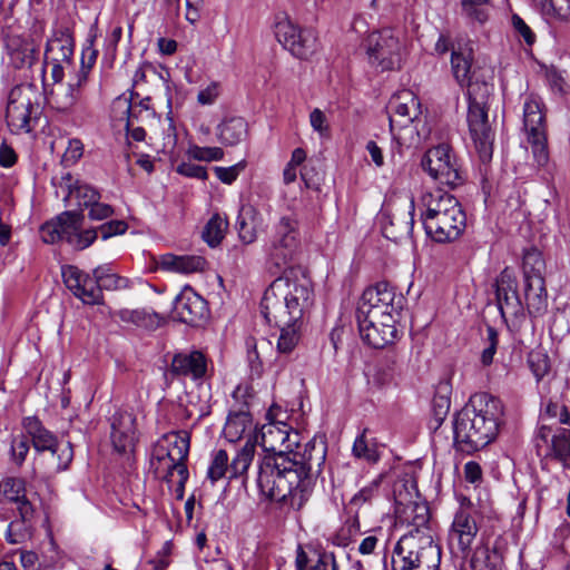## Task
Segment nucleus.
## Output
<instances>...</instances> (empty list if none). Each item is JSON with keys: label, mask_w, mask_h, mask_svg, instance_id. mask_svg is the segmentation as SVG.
Wrapping results in <instances>:
<instances>
[{"label": "nucleus", "mask_w": 570, "mask_h": 570, "mask_svg": "<svg viewBox=\"0 0 570 570\" xmlns=\"http://www.w3.org/2000/svg\"><path fill=\"white\" fill-rule=\"evenodd\" d=\"M299 246L298 223L284 216L275 226V234L265 247L269 272L283 274L265 289L261 302L262 314L268 324L294 325L302 322L313 303L309 277L301 266L287 267Z\"/></svg>", "instance_id": "obj_1"}, {"label": "nucleus", "mask_w": 570, "mask_h": 570, "mask_svg": "<svg viewBox=\"0 0 570 570\" xmlns=\"http://www.w3.org/2000/svg\"><path fill=\"white\" fill-rule=\"evenodd\" d=\"M281 443L289 441V434L274 425L263 429L262 439L266 454L258 461L257 487L262 495L271 501L288 503L301 509L307 500L314 479L321 473L326 458L323 442L309 441L303 453L276 451L266 448V435L275 434Z\"/></svg>", "instance_id": "obj_2"}, {"label": "nucleus", "mask_w": 570, "mask_h": 570, "mask_svg": "<svg viewBox=\"0 0 570 570\" xmlns=\"http://www.w3.org/2000/svg\"><path fill=\"white\" fill-rule=\"evenodd\" d=\"M503 415L501 401L489 393L472 395L453 420V445L468 454L491 443L499 431Z\"/></svg>", "instance_id": "obj_3"}, {"label": "nucleus", "mask_w": 570, "mask_h": 570, "mask_svg": "<svg viewBox=\"0 0 570 570\" xmlns=\"http://www.w3.org/2000/svg\"><path fill=\"white\" fill-rule=\"evenodd\" d=\"M85 215L82 210H66L46 222L40 227V237L47 244L67 242L73 249L88 248L98 237L104 240L126 233L128 225L125 220H109L98 228L82 229Z\"/></svg>", "instance_id": "obj_4"}, {"label": "nucleus", "mask_w": 570, "mask_h": 570, "mask_svg": "<svg viewBox=\"0 0 570 570\" xmlns=\"http://www.w3.org/2000/svg\"><path fill=\"white\" fill-rule=\"evenodd\" d=\"M387 108L394 142L425 141L430 139L428 135H422L419 130L421 102L412 90L403 89L393 95Z\"/></svg>", "instance_id": "obj_5"}, {"label": "nucleus", "mask_w": 570, "mask_h": 570, "mask_svg": "<svg viewBox=\"0 0 570 570\" xmlns=\"http://www.w3.org/2000/svg\"><path fill=\"white\" fill-rule=\"evenodd\" d=\"M441 548L433 537L403 534L392 553V570H439Z\"/></svg>", "instance_id": "obj_6"}, {"label": "nucleus", "mask_w": 570, "mask_h": 570, "mask_svg": "<svg viewBox=\"0 0 570 570\" xmlns=\"http://www.w3.org/2000/svg\"><path fill=\"white\" fill-rule=\"evenodd\" d=\"M406 303L405 296L386 281L377 282L366 287L360 298L356 315L370 318L383 317L390 322V316H400Z\"/></svg>", "instance_id": "obj_7"}, {"label": "nucleus", "mask_w": 570, "mask_h": 570, "mask_svg": "<svg viewBox=\"0 0 570 570\" xmlns=\"http://www.w3.org/2000/svg\"><path fill=\"white\" fill-rule=\"evenodd\" d=\"M138 94L131 92L130 98L118 97L114 101V109H120L126 118L118 119L114 127L119 131L125 132L127 142L132 139L136 142H141L146 138V131L142 126H136V122L146 124L156 117L155 109L151 106L150 97H145L139 100Z\"/></svg>", "instance_id": "obj_8"}, {"label": "nucleus", "mask_w": 570, "mask_h": 570, "mask_svg": "<svg viewBox=\"0 0 570 570\" xmlns=\"http://www.w3.org/2000/svg\"><path fill=\"white\" fill-rule=\"evenodd\" d=\"M367 62L379 72L391 71L401 67L402 45L393 30L382 29L371 32L363 42Z\"/></svg>", "instance_id": "obj_9"}, {"label": "nucleus", "mask_w": 570, "mask_h": 570, "mask_svg": "<svg viewBox=\"0 0 570 570\" xmlns=\"http://www.w3.org/2000/svg\"><path fill=\"white\" fill-rule=\"evenodd\" d=\"M23 426L39 454L49 451L52 456H56L55 470L57 472L66 471L69 468L73 459V446L69 441L59 442L57 436L46 429L36 416L26 417Z\"/></svg>", "instance_id": "obj_10"}, {"label": "nucleus", "mask_w": 570, "mask_h": 570, "mask_svg": "<svg viewBox=\"0 0 570 570\" xmlns=\"http://www.w3.org/2000/svg\"><path fill=\"white\" fill-rule=\"evenodd\" d=\"M112 273L110 265H100L92 271V276L79 269L77 266L62 267L61 274L67 288L82 303L88 305L102 304L104 295L97 283L100 276H109Z\"/></svg>", "instance_id": "obj_11"}, {"label": "nucleus", "mask_w": 570, "mask_h": 570, "mask_svg": "<svg viewBox=\"0 0 570 570\" xmlns=\"http://www.w3.org/2000/svg\"><path fill=\"white\" fill-rule=\"evenodd\" d=\"M274 32L278 42L296 58L306 59L316 49L315 32L299 28L284 12L275 16Z\"/></svg>", "instance_id": "obj_12"}, {"label": "nucleus", "mask_w": 570, "mask_h": 570, "mask_svg": "<svg viewBox=\"0 0 570 570\" xmlns=\"http://www.w3.org/2000/svg\"><path fill=\"white\" fill-rule=\"evenodd\" d=\"M492 86H474L470 88L468 126L473 142H493L494 130L492 129L485 108Z\"/></svg>", "instance_id": "obj_13"}, {"label": "nucleus", "mask_w": 570, "mask_h": 570, "mask_svg": "<svg viewBox=\"0 0 570 570\" xmlns=\"http://www.w3.org/2000/svg\"><path fill=\"white\" fill-rule=\"evenodd\" d=\"M451 153L452 145H433L426 150L422 166L440 184L455 187L460 184L461 176Z\"/></svg>", "instance_id": "obj_14"}, {"label": "nucleus", "mask_w": 570, "mask_h": 570, "mask_svg": "<svg viewBox=\"0 0 570 570\" xmlns=\"http://www.w3.org/2000/svg\"><path fill=\"white\" fill-rule=\"evenodd\" d=\"M479 532L475 518L466 510L460 509L453 518L448 533V547L451 554L464 560Z\"/></svg>", "instance_id": "obj_15"}, {"label": "nucleus", "mask_w": 570, "mask_h": 570, "mask_svg": "<svg viewBox=\"0 0 570 570\" xmlns=\"http://www.w3.org/2000/svg\"><path fill=\"white\" fill-rule=\"evenodd\" d=\"M33 110L32 92L22 86L13 87L8 95L6 118L12 131H30Z\"/></svg>", "instance_id": "obj_16"}, {"label": "nucleus", "mask_w": 570, "mask_h": 570, "mask_svg": "<svg viewBox=\"0 0 570 570\" xmlns=\"http://www.w3.org/2000/svg\"><path fill=\"white\" fill-rule=\"evenodd\" d=\"M422 224L426 235L435 243L445 244L456 240L466 228L465 212L455 210L434 218H423Z\"/></svg>", "instance_id": "obj_17"}, {"label": "nucleus", "mask_w": 570, "mask_h": 570, "mask_svg": "<svg viewBox=\"0 0 570 570\" xmlns=\"http://www.w3.org/2000/svg\"><path fill=\"white\" fill-rule=\"evenodd\" d=\"M173 313L179 322L199 326L209 314L207 302L190 286H185L174 301Z\"/></svg>", "instance_id": "obj_18"}, {"label": "nucleus", "mask_w": 570, "mask_h": 570, "mask_svg": "<svg viewBox=\"0 0 570 570\" xmlns=\"http://www.w3.org/2000/svg\"><path fill=\"white\" fill-rule=\"evenodd\" d=\"M358 332L362 341L374 348H383L392 344L397 334L396 318L390 316V322L383 317L370 318L356 315Z\"/></svg>", "instance_id": "obj_19"}, {"label": "nucleus", "mask_w": 570, "mask_h": 570, "mask_svg": "<svg viewBox=\"0 0 570 570\" xmlns=\"http://www.w3.org/2000/svg\"><path fill=\"white\" fill-rule=\"evenodd\" d=\"M537 440V452L540 455L541 444L543 442L547 445L544 454L546 459H551L560 462L563 468L570 469V431L563 428H558L552 433V428L548 425H541L535 434Z\"/></svg>", "instance_id": "obj_20"}, {"label": "nucleus", "mask_w": 570, "mask_h": 570, "mask_svg": "<svg viewBox=\"0 0 570 570\" xmlns=\"http://www.w3.org/2000/svg\"><path fill=\"white\" fill-rule=\"evenodd\" d=\"M495 298L502 317L523 315L524 305L518 293V282L509 268H504L495 279Z\"/></svg>", "instance_id": "obj_21"}, {"label": "nucleus", "mask_w": 570, "mask_h": 570, "mask_svg": "<svg viewBox=\"0 0 570 570\" xmlns=\"http://www.w3.org/2000/svg\"><path fill=\"white\" fill-rule=\"evenodd\" d=\"M110 420L114 450L119 454L132 452L137 441L136 417L128 412H116Z\"/></svg>", "instance_id": "obj_22"}, {"label": "nucleus", "mask_w": 570, "mask_h": 570, "mask_svg": "<svg viewBox=\"0 0 570 570\" xmlns=\"http://www.w3.org/2000/svg\"><path fill=\"white\" fill-rule=\"evenodd\" d=\"M4 49L10 63L16 69L31 67L37 60L38 49L32 40L23 38L20 35L3 33Z\"/></svg>", "instance_id": "obj_23"}, {"label": "nucleus", "mask_w": 570, "mask_h": 570, "mask_svg": "<svg viewBox=\"0 0 570 570\" xmlns=\"http://www.w3.org/2000/svg\"><path fill=\"white\" fill-rule=\"evenodd\" d=\"M207 357L199 351L176 354L170 364V372L176 376L189 377L194 381L206 377Z\"/></svg>", "instance_id": "obj_24"}, {"label": "nucleus", "mask_w": 570, "mask_h": 570, "mask_svg": "<svg viewBox=\"0 0 570 570\" xmlns=\"http://www.w3.org/2000/svg\"><path fill=\"white\" fill-rule=\"evenodd\" d=\"M75 40L72 32L68 27L61 26L53 30L48 39L45 50L46 59L62 61L67 66H72Z\"/></svg>", "instance_id": "obj_25"}, {"label": "nucleus", "mask_w": 570, "mask_h": 570, "mask_svg": "<svg viewBox=\"0 0 570 570\" xmlns=\"http://www.w3.org/2000/svg\"><path fill=\"white\" fill-rule=\"evenodd\" d=\"M397 511L402 513L401 518L406 521L411 528L407 533H412L413 537H433V531L430 525V508L425 501H411L404 505L403 510L397 508Z\"/></svg>", "instance_id": "obj_26"}, {"label": "nucleus", "mask_w": 570, "mask_h": 570, "mask_svg": "<svg viewBox=\"0 0 570 570\" xmlns=\"http://www.w3.org/2000/svg\"><path fill=\"white\" fill-rule=\"evenodd\" d=\"M523 305L531 317L543 315L548 308V293L544 277L523 279Z\"/></svg>", "instance_id": "obj_27"}, {"label": "nucleus", "mask_w": 570, "mask_h": 570, "mask_svg": "<svg viewBox=\"0 0 570 570\" xmlns=\"http://www.w3.org/2000/svg\"><path fill=\"white\" fill-rule=\"evenodd\" d=\"M473 53L471 48L452 49L451 68L453 76L461 87L466 88L468 98L470 88L474 86H490L485 81L473 80L472 68Z\"/></svg>", "instance_id": "obj_28"}, {"label": "nucleus", "mask_w": 570, "mask_h": 570, "mask_svg": "<svg viewBox=\"0 0 570 570\" xmlns=\"http://www.w3.org/2000/svg\"><path fill=\"white\" fill-rule=\"evenodd\" d=\"M523 129L528 136V142H547L544 115L535 100L524 102Z\"/></svg>", "instance_id": "obj_29"}, {"label": "nucleus", "mask_w": 570, "mask_h": 570, "mask_svg": "<svg viewBox=\"0 0 570 570\" xmlns=\"http://www.w3.org/2000/svg\"><path fill=\"white\" fill-rule=\"evenodd\" d=\"M422 203L425 206V212L421 214V219L439 217L453 210L456 214L464 213L459 200L453 195L441 190L425 194L422 197Z\"/></svg>", "instance_id": "obj_30"}, {"label": "nucleus", "mask_w": 570, "mask_h": 570, "mask_svg": "<svg viewBox=\"0 0 570 570\" xmlns=\"http://www.w3.org/2000/svg\"><path fill=\"white\" fill-rule=\"evenodd\" d=\"M414 199H410L409 212L400 215L387 216L389 223L382 227L383 235L395 243L411 236L414 225Z\"/></svg>", "instance_id": "obj_31"}, {"label": "nucleus", "mask_w": 570, "mask_h": 570, "mask_svg": "<svg viewBox=\"0 0 570 570\" xmlns=\"http://www.w3.org/2000/svg\"><path fill=\"white\" fill-rule=\"evenodd\" d=\"M158 264L163 271L190 274L204 271L207 263L202 256L164 254Z\"/></svg>", "instance_id": "obj_32"}, {"label": "nucleus", "mask_w": 570, "mask_h": 570, "mask_svg": "<svg viewBox=\"0 0 570 570\" xmlns=\"http://www.w3.org/2000/svg\"><path fill=\"white\" fill-rule=\"evenodd\" d=\"M60 186L66 189L67 195L65 202L76 198L78 206L89 208L96 200L100 199V194L94 187L82 184L79 180L73 181L71 174L61 177Z\"/></svg>", "instance_id": "obj_33"}, {"label": "nucleus", "mask_w": 570, "mask_h": 570, "mask_svg": "<svg viewBox=\"0 0 570 570\" xmlns=\"http://www.w3.org/2000/svg\"><path fill=\"white\" fill-rule=\"evenodd\" d=\"M258 210L249 205H242L236 219V229L243 244H252L257 239V227L259 225Z\"/></svg>", "instance_id": "obj_34"}, {"label": "nucleus", "mask_w": 570, "mask_h": 570, "mask_svg": "<svg viewBox=\"0 0 570 570\" xmlns=\"http://www.w3.org/2000/svg\"><path fill=\"white\" fill-rule=\"evenodd\" d=\"M368 432L370 430L364 428L356 436L352 446V454L368 464H376L381 460L380 444L376 438L368 436Z\"/></svg>", "instance_id": "obj_35"}, {"label": "nucleus", "mask_w": 570, "mask_h": 570, "mask_svg": "<svg viewBox=\"0 0 570 570\" xmlns=\"http://www.w3.org/2000/svg\"><path fill=\"white\" fill-rule=\"evenodd\" d=\"M531 3L546 19L570 23V0H531Z\"/></svg>", "instance_id": "obj_36"}, {"label": "nucleus", "mask_w": 570, "mask_h": 570, "mask_svg": "<svg viewBox=\"0 0 570 570\" xmlns=\"http://www.w3.org/2000/svg\"><path fill=\"white\" fill-rule=\"evenodd\" d=\"M256 441L248 439L229 464V480L242 478L243 484H245L246 473L254 459Z\"/></svg>", "instance_id": "obj_37"}, {"label": "nucleus", "mask_w": 570, "mask_h": 570, "mask_svg": "<svg viewBox=\"0 0 570 570\" xmlns=\"http://www.w3.org/2000/svg\"><path fill=\"white\" fill-rule=\"evenodd\" d=\"M248 126L242 117L225 119L217 127V137L222 142H242L247 138Z\"/></svg>", "instance_id": "obj_38"}, {"label": "nucleus", "mask_w": 570, "mask_h": 570, "mask_svg": "<svg viewBox=\"0 0 570 570\" xmlns=\"http://www.w3.org/2000/svg\"><path fill=\"white\" fill-rule=\"evenodd\" d=\"M252 424V415L247 410L240 409L230 412L224 426V435L229 442L238 441Z\"/></svg>", "instance_id": "obj_39"}, {"label": "nucleus", "mask_w": 570, "mask_h": 570, "mask_svg": "<svg viewBox=\"0 0 570 570\" xmlns=\"http://www.w3.org/2000/svg\"><path fill=\"white\" fill-rule=\"evenodd\" d=\"M397 373L396 357L393 354L381 357L373 367L372 382L377 387L390 385Z\"/></svg>", "instance_id": "obj_40"}, {"label": "nucleus", "mask_w": 570, "mask_h": 570, "mask_svg": "<svg viewBox=\"0 0 570 570\" xmlns=\"http://www.w3.org/2000/svg\"><path fill=\"white\" fill-rule=\"evenodd\" d=\"M49 102L52 108L60 112H76L78 109H82V97L68 86L61 92L52 91Z\"/></svg>", "instance_id": "obj_41"}, {"label": "nucleus", "mask_w": 570, "mask_h": 570, "mask_svg": "<svg viewBox=\"0 0 570 570\" xmlns=\"http://www.w3.org/2000/svg\"><path fill=\"white\" fill-rule=\"evenodd\" d=\"M118 316L122 322L132 323L149 330L159 327L161 323V317L157 313L146 309H121Z\"/></svg>", "instance_id": "obj_42"}, {"label": "nucleus", "mask_w": 570, "mask_h": 570, "mask_svg": "<svg viewBox=\"0 0 570 570\" xmlns=\"http://www.w3.org/2000/svg\"><path fill=\"white\" fill-rule=\"evenodd\" d=\"M523 279L530 277H544L546 261L542 253L535 248L530 247L524 249L522 258Z\"/></svg>", "instance_id": "obj_43"}, {"label": "nucleus", "mask_w": 570, "mask_h": 570, "mask_svg": "<svg viewBox=\"0 0 570 570\" xmlns=\"http://www.w3.org/2000/svg\"><path fill=\"white\" fill-rule=\"evenodd\" d=\"M164 441L168 443V446H165L160 443L157 444L155 449V455L154 458L157 460L158 450L160 448H164L168 451H171L175 459H178V461H186L188 456L189 451V436L187 433H184L181 435L178 432H171L166 435H164Z\"/></svg>", "instance_id": "obj_44"}, {"label": "nucleus", "mask_w": 570, "mask_h": 570, "mask_svg": "<svg viewBox=\"0 0 570 570\" xmlns=\"http://www.w3.org/2000/svg\"><path fill=\"white\" fill-rule=\"evenodd\" d=\"M279 328L277 350L282 354H289L294 351L302 336L303 321L294 325H275Z\"/></svg>", "instance_id": "obj_45"}, {"label": "nucleus", "mask_w": 570, "mask_h": 570, "mask_svg": "<svg viewBox=\"0 0 570 570\" xmlns=\"http://www.w3.org/2000/svg\"><path fill=\"white\" fill-rule=\"evenodd\" d=\"M228 227V222L219 214H215L205 225L202 236L203 239L210 246L216 247L220 244Z\"/></svg>", "instance_id": "obj_46"}, {"label": "nucleus", "mask_w": 570, "mask_h": 570, "mask_svg": "<svg viewBox=\"0 0 570 570\" xmlns=\"http://www.w3.org/2000/svg\"><path fill=\"white\" fill-rule=\"evenodd\" d=\"M157 461L159 464H165L167 468V474L165 478H168L173 474V471L176 470L179 475V481L181 483H186L188 480V469L185 464V461H178V459L174 458L171 451H168L164 448L158 450Z\"/></svg>", "instance_id": "obj_47"}, {"label": "nucleus", "mask_w": 570, "mask_h": 570, "mask_svg": "<svg viewBox=\"0 0 570 570\" xmlns=\"http://www.w3.org/2000/svg\"><path fill=\"white\" fill-rule=\"evenodd\" d=\"M450 406V397L448 395H441L440 391H438L432 400V417L429 423L431 430L436 431L442 425L448 416Z\"/></svg>", "instance_id": "obj_48"}, {"label": "nucleus", "mask_w": 570, "mask_h": 570, "mask_svg": "<svg viewBox=\"0 0 570 570\" xmlns=\"http://www.w3.org/2000/svg\"><path fill=\"white\" fill-rule=\"evenodd\" d=\"M491 0H462V12L471 20L484 23L489 18V4Z\"/></svg>", "instance_id": "obj_49"}, {"label": "nucleus", "mask_w": 570, "mask_h": 570, "mask_svg": "<svg viewBox=\"0 0 570 570\" xmlns=\"http://www.w3.org/2000/svg\"><path fill=\"white\" fill-rule=\"evenodd\" d=\"M229 475L228 454L225 450H218L210 462L207 471V478L213 482H217L223 476Z\"/></svg>", "instance_id": "obj_50"}, {"label": "nucleus", "mask_w": 570, "mask_h": 570, "mask_svg": "<svg viewBox=\"0 0 570 570\" xmlns=\"http://www.w3.org/2000/svg\"><path fill=\"white\" fill-rule=\"evenodd\" d=\"M383 476L379 475L372 480L367 485L363 487L354 497L351 499V504L362 505L365 503H372L373 499L380 495V488Z\"/></svg>", "instance_id": "obj_51"}, {"label": "nucleus", "mask_w": 570, "mask_h": 570, "mask_svg": "<svg viewBox=\"0 0 570 570\" xmlns=\"http://www.w3.org/2000/svg\"><path fill=\"white\" fill-rule=\"evenodd\" d=\"M0 491L8 500L17 502L26 495V484L20 478H6L0 482Z\"/></svg>", "instance_id": "obj_52"}, {"label": "nucleus", "mask_w": 570, "mask_h": 570, "mask_svg": "<svg viewBox=\"0 0 570 570\" xmlns=\"http://www.w3.org/2000/svg\"><path fill=\"white\" fill-rule=\"evenodd\" d=\"M511 24L515 37L519 41H523L528 47H532L537 40V36L530 26L517 13L511 17Z\"/></svg>", "instance_id": "obj_53"}, {"label": "nucleus", "mask_w": 570, "mask_h": 570, "mask_svg": "<svg viewBox=\"0 0 570 570\" xmlns=\"http://www.w3.org/2000/svg\"><path fill=\"white\" fill-rule=\"evenodd\" d=\"M528 363L537 380H541L550 371V360L547 354L540 351L531 352L528 357Z\"/></svg>", "instance_id": "obj_54"}, {"label": "nucleus", "mask_w": 570, "mask_h": 570, "mask_svg": "<svg viewBox=\"0 0 570 570\" xmlns=\"http://www.w3.org/2000/svg\"><path fill=\"white\" fill-rule=\"evenodd\" d=\"M187 155L189 158L197 160L212 161L222 159L224 151L219 147H199L198 145H190Z\"/></svg>", "instance_id": "obj_55"}, {"label": "nucleus", "mask_w": 570, "mask_h": 570, "mask_svg": "<svg viewBox=\"0 0 570 570\" xmlns=\"http://www.w3.org/2000/svg\"><path fill=\"white\" fill-rule=\"evenodd\" d=\"M498 331L493 326L487 327V347L482 351L481 363L489 366L493 362V356L498 347Z\"/></svg>", "instance_id": "obj_56"}, {"label": "nucleus", "mask_w": 570, "mask_h": 570, "mask_svg": "<svg viewBox=\"0 0 570 570\" xmlns=\"http://www.w3.org/2000/svg\"><path fill=\"white\" fill-rule=\"evenodd\" d=\"M316 559L307 570H338L336 558L333 552L315 551Z\"/></svg>", "instance_id": "obj_57"}, {"label": "nucleus", "mask_w": 570, "mask_h": 570, "mask_svg": "<svg viewBox=\"0 0 570 570\" xmlns=\"http://www.w3.org/2000/svg\"><path fill=\"white\" fill-rule=\"evenodd\" d=\"M29 449H30L29 439L27 436L20 435V436L13 438L11 441L12 460L18 465H21L26 460Z\"/></svg>", "instance_id": "obj_58"}, {"label": "nucleus", "mask_w": 570, "mask_h": 570, "mask_svg": "<svg viewBox=\"0 0 570 570\" xmlns=\"http://www.w3.org/2000/svg\"><path fill=\"white\" fill-rule=\"evenodd\" d=\"M129 285V281L126 277H121L116 273H112L109 276H100L99 282L97 283V286L100 289V293H102L104 289L106 291H117L127 288Z\"/></svg>", "instance_id": "obj_59"}, {"label": "nucleus", "mask_w": 570, "mask_h": 570, "mask_svg": "<svg viewBox=\"0 0 570 570\" xmlns=\"http://www.w3.org/2000/svg\"><path fill=\"white\" fill-rule=\"evenodd\" d=\"M546 415L549 417H558L561 424H570V413L564 404L550 400L546 406Z\"/></svg>", "instance_id": "obj_60"}, {"label": "nucleus", "mask_w": 570, "mask_h": 570, "mask_svg": "<svg viewBox=\"0 0 570 570\" xmlns=\"http://www.w3.org/2000/svg\"><path fill=\"white\" fill-rule=\"evenodd\" d=\"M176 171L186 177H193L198 179H207L206 168L199 165H195L191 163L183 161L180 163Z\"/></svg>", "instance_id": "obj_61"}, {"label": "nucleus", "mask_w": 570, "mask_h": 570, "mask_svg": "<svg viewBox=\"0 0 570 570\" xmlns=\"http://www.w3.org/2000/svg\"><path fill=\"white\" fill-rule=\"evenodd\" d=\"M114 208L108 205L96 200L92 206L89 207L88 216L92 220H104L114 215Z\"/></svg>", "instance_id": "obj_62"}, {"label": "nucleus", "mask_w": 570, "mask_h": 570, "mask_svg": "<svg viewBox=\"0 0 570 570\" xmlns=\"http://www.w3.org/2000/svg\"><path fill=\"white\" fill-rule=\"evenodd\" d=\"M17 510L20 515V524L26 525V523H30L35 517V508L32 503L26 498H21V500H18L17 502Z\"/></svg>", "instance_id": "obj_63"}, {"label": "nucleus", "mask_w": 570, "mask_h": 570, "mask_svg": "<svg viewBox=\"0 0 570 570\" xmlns=\"http://www.w3.org/2000/svg\"><path fill=\"white\" fill-rule=\"evenodd\" d=\"M83 155V145H68L62 155L61 164L65 167L73 166Z\"/></svg>", "instance_id": "obj_64"}]
</instances>
